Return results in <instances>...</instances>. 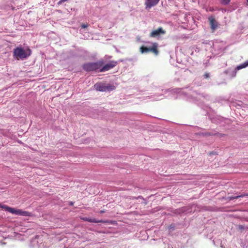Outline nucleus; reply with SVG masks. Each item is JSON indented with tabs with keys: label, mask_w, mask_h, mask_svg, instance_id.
Listing matches in <instances>:
<instances>
[{
	"label": "nucleus",
	"mask_w": 248,
	"mask_h": 248,
	"mask_svg": "<svg viewBox=\"0 0 248 248\" xmlns=\"http://www.w3.org/2000/svg\"><path fill=\"white\" fill-rule=\"evenodd\" d=\"M206 12H213L214 11V8L212 7H209L206 8Z\"/></svg>",
	"instance_id": "4468645a"
},
{
	"label": "nucleus",
	"mask_w": 248,
	"mask_h": 248,
	"mask_svg": "<svg viewBox=\"0 0 248 248\" xmlns=\"http://www.w3.org/2000/svg\"><path fill=\"white\" fill-rule=\"evenodd\" d=\"M104 213H105L104 210H101V211H100V213H101V214H103Z\"/></svg>",
	"instance_id": "6ab92c4d"
},
{
	"label": "nucleus",
	"mask_w": 248,
	"mask_h": 248,
	"mask_svg": "<svg viewBox=\"0 0 248 248\" xmlns=\"http://www.w3.org/2000/svg\"><path fill=\"white\" fill-rule=\"evenodd\" d=\"M206 135H215V134H211L210 133H207L206 134Z\"/></svg>",
	"instance_id": "a211bd4d"
},
{
	"label": "nucleus",
	"mask_w": 248,
	"mask_h": 248,
	"mask_svg": "<svg viewBox=\"0 0 248 248\" xmlns=\"http://www.w3.org/2000/svg\"><path fill=\"white\" fill-rule=\"evenodd\" d=\"M203 77H204V78H209V74L207 73H206L204 74V75H203Z\"/></svg>",
	"instance_id": "dca6fc26"
},
{
	"label": "nucleus",
	"mask_w": 248,
	"mask_h": 248,
	"mask_svg": "<svg viewBox=\"0 0 248 248\" xmlns=\"http://www.w3.org/2000/svg\"><path fill=\"white\" fill-rule=\"evenodd\" d=\"M81 219L85 221H88L90 223H105V221L102 220H96L95 218L83 217Z\"/></svg>",
	"instance_id": "9d476101"
},
{
	"label": "nucleus",
	"mask_w": 248,
	"mask_h": 248,
	"mask_svg": "<svg viewBox=\"0 0 248 248\" xmlns=\"http://www.w3.org/2000/svg\"><path fill=\"white\" fill-rule=\"evenodd\" d=\"M157 46H158L156 43H153V46L150 47L142 46L140 47V52L142 54L151 52L155 55V56H157L159 54V50L157 49Z\"/></svg>",
	"instance_id": "39448f33"
},
{
	"label": "nucleus",
	"mask_w": 248,
	"mask_h": 248,
	"mask_svg": "<svg viewBox=\"0 0 248 248\" xmlns=\"http://www.w3.org/2000/svg\"><path fill=\"white\" fill-rule=\"evenodd\" d=\"M248 196V195L246 194V195H239V196H236L235 197H231V200L237 199L239 197H243L244 196Z\"/></svg>",
	"instance_id": "ddd939ff"
},
{
	"label": "nucleus",
	"mask_w": 248,
	"mask_h": 248,
	"mask_svg": "<svg viewBox=\"0 0 248 248\" xmlns=\"http://www.w3.org/2000/svg\"><path fill=\"white\" fill-rule=\"evenodd\" d=\"M247 2H248V0H247Z\"/></svg>",
	"instance_id": "412c9836"
},
{
	"label": "nucleus",
	"mask_w": 248,
	"mask_h": 248,
	"mask_svg": "<svg viewBox=\"0 0 248 248\" xmlns=\"http://www.w3.org/2000/svg\"><path fill=\"white\" fill-rule=\"evenodd\" d=\"M0 208L4 209L5 211H8L13 215L26 217L31 216V213L28 211H24L21 209H15V208L5 205H1V204H0Z\"/></svg>",
	"instance_id": "7ed1b4c3"
},
{
	"label": "nucleus",
	"mask_w": 248,
	"mask_h": 248,
	"mask_svg": "<svg viewBox=\"0 0 248 248\" xmlns=\"http://www.w3.org/2000/svg\"><path fill=\"white\" fill-rule=\"evenodd\" d=\"M68 0H60L59 2H58V3H57V4H58V5H61L63 3V2L67 1Z\"/></svg>",
	"instance_id": "2eb2a0df"
},
{
	"label": "nucleus",
	"mask_w": 248,
	"mask_h": 248,
	"mask_svg": "<svg viewBox=\"0 0 248 248\" xmlns=\"http://www.w3.org/2000/svg\"><path fill=\"white\" fill-rule=\"evenodd\" d=\"M94 89L100 92H109L115 90V86L111 84H105L102 83H96L94 85Z\"/></svg>",
	"instance_id": "20e7f679"
},
{
	"label": "nucleus",
	"mask_w": 248,
	"mask_h": 248,
	"mask_svg": "<svg viewBox=\"0 0 248 248\" xmlns=\"http://www.w3.org/2000/svg\"><path fill=\"white\" fill-rule=\"evenodd\" d=\"M160 0H146L145 6L146 8L150 9L153 6H155L159 2Z\"/></svg>",
	"instance_id": "1a4fd4ad"
},
{
	"label": "nucleus",
	"mask_w": 248,
	"mask_h": 248,
	"mask_svg": "<svg viewBox=\"0 0 248 248\" xmlns=\"http://www.w3.org/2000/svg\"><path fill=\"white\" fill-rule=\"evenodd\" d=\"M230 1L231 0H220L221 4L225 5L229 4Z\"/></svg>",
	"instance_id": "f8f14e48"
},
{
	"label": "nucleus",
	"mask_w": 248,
	"mask_h": 248,
	"mask_svg": "<svg viewBox=\"0 0 248 248\" xmlns=\"http://www.w3.org/2000/svg\"><path fill=\"white\" fill-rule=\"evenodd\" d=\"M248 66V62H244L242 64H241L238 65V66L236 67V69H237V70L242 69Z\"/></svg>",
	"instance_id": "9b49d317"
},
{
	"label": "nucleus",
	"mask_w": 248,
	"mask_h": 248,
	"mask_svg": "<svg viewBox=\"0 0 248 248\" xmlns=\"http://www.w3.org/2000/svg\"><path fill=\"white\" fill-rule=\"evenodd\" d=\"M70 205L71 206L73 205V202H71V203H70Z\"/></svg>",
	"instance_id": "aec40b11"
},
{
	"label": "nucleus",
	"mask_w": 248,
	"mask_h": 248,
	"mask_svg": "<svg viewBox=\"0 0 248 248\" xmlns=\"http://www.w3.org/2000/svg\"><path fill=\"white\" fill-rule=\"evenodd\" d=\"M103 65V61L99 60L95 62H87L83 64L82 68L86 72L98 71Z\"/></svg>",
	"instance_id": "f03ea898"
},
{
	"label": "nucleus",
	"mask_w": 248,
	"mask_h": 248,
	"mask_svg": "<svg viewBox=\"0 0 248 248\" xmlns=\"http://www.w3.org/2000/svg\"><path fill=\"white\" fill-rule=\"evenodd\" d=\"M117 64V62L116 61H111L105 64L104 66L101 67V69L99 70V72H105L108 71L113 67H115Z\"/></svg>",
	"instance_id": "423d86ee"
},
{
	"label": "nucleus",
	"mask_w": 248,
	"mask_h": 248,
	"mask_svg": "<svg viewBox=\"0 0 248 248\" xmlns=\"http://www.w3.org/2000/svg\"><path fill=\"white\" fill-rule=\"evenodd\" d=\"M208 19H209V25H210L211 30H212V31L213 32L215 31V30L217 28V22L216 21L215 18H214V17L212 16L209 17Z\"/></svg>",
	"instance_id": "6e6552de"
},
{
	"label": "nucleus",
	"mask_w": 248,
	"mask_h": 248,
	"mask_svg": "<svg viewBox=\"0 0 248 248\" xmlns=\"http://www.w3.org/2000/svg\"><path fill=\"white\" fill-rule=\"evenodd\" d=\"M166 31L162 27H159L158 29L152 31L150 33V37L153 38L158 37L162 35L165 34Z\"/></svg>",
	"instance_id": "0eeeda50"
},
{
	"label": "nucleus",
	"mask_w": 248,
	"mask_h": 248,
	"mask_svg": "<svg viewBox=\"0 0 248 248\" xmlns=\"http://www.w3.org/2000/svg\"><path fill=\"white\" fill-rule=\"evenodd\" d=\"M87 25L85 24H83L81 25V28H86L87 27Z\"/></svg>",
	"instance_id": "f3484780"
},
{
	"label": "nucleus",
	"mask_w": 248,
	"mask_h": 248,
	"mask_svg": "<svg viewBox=\"0 0 248 248\" xmlns=\"http://www.w3.org/2000/svg\"><path fill=\"white\" fill-rule=\"evenodd\" d=\"M31 55V50L27 48L26 50L20 47H16L14 49L13 56L17 60H24Z\"/></svg>",
	"instance_id": "f257e3e1"
}]
</instances>
